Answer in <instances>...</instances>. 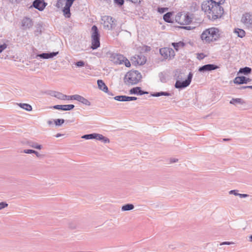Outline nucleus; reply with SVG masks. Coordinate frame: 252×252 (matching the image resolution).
Here are the masks:
<instances>
[{"label": "nucleus", "instance_id": "f257e3e1", "mask_svg": "<svg viewBox=\"0 0 252 252\" xmlns=\"http://www.w3.org/2000/svg\"><path fill=\"white\" fill-rule=\"evenodd\" d=\"M221 32L215 27L205 30L201 34V38L204 43H209L218 40L220 37Z\"/></svg>", "mask_w": 252, "mask_h": 252}, {"label": "nucleus", "instance_id": "f03ea898", "mask_svg": "<svg viewBox=\"0 0 252 252\" xmlns=\"http://www.w3.org/2000/svg\"><path fill=\"white\" fill-rule=\"evenodd\" d=\"M142 78L141 73L137 70H131L128 72L124 78L125 83L128 86L137 84Z\"/></svg>", "mask_w": 252, "mask_h": 252}, {"label": "nucleus", "instance_id": "7ed1b4c3", "mask_svg": "<svg viewBox=\"0 0 252 252\" xmlns=\"http://www.w3.org/2000/svg\"><path fill=\"white\" fill-rule=\"evenodd\" d=\"M214 7L212 9L211 12L209 13L208 18L212 21L220 19L222 17L224 10L223 7L220 5L222 3L219 2L214 3Z\"/></svg>", "mask_w": 252, "mask_h": 252}, {"label": "nucleus", "instance_id": "20e7f679", "mask_svg": "<svg viewBox=\"0 0 252 252\" xmlns=\"http://www.w3.org/2000/svg\"><path fill=\"white\" fill-rule=\"evenodd\" d=\"M110 60L116 64H124L126 67H130L129 61L123 55L117 53H112L110 56Z\"/></svg>", "mask_w": 252, "mask_h": 252}, {"label": "nucleus", "instance_id": "39448f33", "mask_svg": "<svg viewBox=\"0 0 252 252\" xmlns=\"http://www.w3.org/2000/svg\"><path fill=\"white\" fill-rule=\"evenodd\" d=\"M92 46L93 50L96 49L100 46V34L97 27L94 25L92 27Z\"/></svg>", "mask_w": 252, "mask_h": 252}, {"label": "nucleus", "instance_id": "423d86ee", "mask_svg": "<svg viewBox=\"0 0 252 252\" xmlns=\"http://www.w3.org/2000/svg\"><path fill=\"white\" fill-rule=\"evenodd\" d=\"M241 22L248 29H252V13L246 12L242 15Z\"/></svg>", "mask_w": 252, "mask_h": 252}, {"label": "nucleus", "instance_id": "0eeeda50", "mask_svg": "<svg viewBox=\"0 0 252 252\" xmlns=\"http://www.w3.org/2000/svg\"><path fill=\"white\" fill-rule=\"evenodd\" d=\"M104 28L108 30H112L115 25L114 19L111 16H104L101 19Z\"/></svg>", "mask_w": 252, "mask_h": 252}, {"label": "nucleus", "instance_id": "6e6552de", "mask_svg": "<svg viewBox=\"0 0 252 252\" xmlns=\"http://www.w3.org/2000/svg\"><path fill=\"white\" fill-rule=\"evenodd\" d=\"M214 2L207 0H204L201 4V9L207 15L208 17L209 13L211 12L212 9L214 7Z\"/></svg>", "mask_w": 252, "mask_h": 252}, {"label": "nucleus", "instance_id": "1a4fd4ad", "mask_svg": "<svg viewBox=\"0 0 252 252\" xmlns=\"http://www.w3.org/2000/svg\"><path fill=\"white\" fill-rule=\"evenodd\" d=\"M192 21L191 18L187 14H181L179 17L178 23L182 25H187Z\"/></svg>", "mask_w": 252, "mask_h": 252}, {"label": "nucleus", "instance_id": "9d476101", "mask_svg": "<svg viewBox=\"0 0 252 252\" xmlns=\"http://www.w3.org/2000/svg\"><path fill=\"white\" fill-rule=\"evenodd\" d=\"M33 23L32 20L28 17H24L22 20V29L24 30L29 29L33 26Z\"/></svg>", "mask_w": 252, "mask_h": 252}, {"label": "nucleus", "instance_id": "9b49d317", "mask_svg": "<svg viewBox=\"0 0 252 252\" xmlns=\"http://www.w3.org/2000/svg\"><path fill=\"white\" fill-rule=\"evenodd\" d=\"M46 5L44 0H35L32 3V6L39 11H42Z\"/></svg>", "mask_w": 252, "mask_h": 252}, {"label": "nucleus", "instance_id": "f8f14e48", "mask_svg": "<svg viewBox=\"0 0 252 252\" xmlns=\"http://www.w3.org/2000/svg\"><path fill=\"white\" fill-rule=\"evenodd\" d=\"M219 68V66L213 64H207L204 65L199 67L198 70L200 72H206L208 71H212L213 70L217 69Z\"/></svg>", "mask_w": 252, "mask_h": 252}, {"label": "nucleus", "instance_id": "ddd939ff", "mask_svg": "<svg viewBox=\"0 0 252 252\" xmlns=\"http://www.w3.org/2000/svg\"><path fill=\"white\" fill-rule=\"evenodd\" d=\"M59 52H53L50 53H43L37 55V57H39L40 58L43 59H48L53 58L54 57L58 55Z\"/></svg>", "mask_w": 252, "mask_h": 252}, {"label": "nucleus", "instance_id": "4468645a", "mask_svg": "<svg viewBox=\"0 0 252 252\" xmlns=\"http://www.w3.org/2000/svg\"><path fill=\"white\" fill-rule=\"evenodd\" d=\"M53 108L56 109L62 110L63 111H68L72 110L74 108V105L73 104L68 105H57L54 106Z\"/></svg>", "mask_w": 252, "mask_h": 252}, {"label": "nucleus", "instance_id": "2eb2a0df", "mask_svg": "<svg viewBox=\"0 0 252 252\" xmlns=\"http://www.w3.org/2000/svg\"><path fill=\"white\" fill-rule=\"evenodd\" d=\"M251 81V79L247 78L245 76L236 77L234 80V83L237 84H242L247 83Z\"/></svg>", "mask_w": 252, "mask_h": 252}, {"label": "nucleus", "instance_id": "dca6fc26", "mask_svg": "<svg viewBox=\"0 0 252 252\" xmlns=\"http://www.w3.org/2000/svg\"><path fill=\"white\" fill-rule=\"evenodd\" d=\"M129 94L142 95L144 94H148V92L141 90L140 87H136L130 89L129 91Z\"/></svg>", "mask_w": 252, "mask_h": 252}, {"label": "nucleus", "instance_id": "f3484780", "mask_svg": "<svg viewBox=\"0 0 252 252\" xmlns=\"http://www.w3.org/2000/svg\"><path fill=\"white\" fill-rule=\"evenodd\" d=\"M189 84V83L187 80H185L183 81L177 80L175 85V87L178 89H183L188 87Z\"/></svg>", "mask_w": 252, "mask_h": 252}, {"label": "nucleus", "instance_id": "a211bd4d", "mask_svg": "<svg viewBox=\"0 0 252 252\" xmlns=\"http://www.w3.org/2000/svg\"><path fill=\"white\" fill-rule=\"evenodd\" d=\"M97 83L99 90L104 92H108V87L102 80H98Z\"/></svg>", "mask_w": 252, "mask_h": 252}, {"label": "nucleus", "instance_id": "6ab92c4d", "mask_svg": "<svg viewBox=\"0 0 252 252\" xmlns=\"http://www.w3.org/2000/svg\"><path fill=\"white\" fill-rule=\"evenodd\" d=\"M95 139L101 141L104 143H108L110 142V140L108 138L100 134L95 133Z\"/></svg>", "mask_w": 252, "mask_h": 252}, {"label": "nucleus", "instance_id": "aec40b11", "mask_svg": "<svg viewBox=\"0 0 252 252\" xmlns=\"http://www.w3.org/2000/svg\"><path fill=\"white\" fill-rule=\"evenodd\" d=\"M76 100H77L86 105L90 106L91 105L90 102L88 99L78 94H77Z\"/></svg>", "mask_w": 252, "mask_h": 252}, {"label": "nucleus", "instance_id": "412c9836", "mask_svg": "<svg viewBox=\"0 0 252 252\" xmlns=\"http://www.w3.org/2000/svg\"><path fill=\"white\" fill-rule=\"evenodd\" d=\"M27 145L30 147L38 150H41L42 148L41 145L38 144L37 143L32 141H28Z\"/></svg>", "mask_w": 252, "mask_h": 252}, {"label": "nucleus", "instance_id": "4be33fe9", "mask_svg": "<svg viewBox=\"0 0 252 252\" xmlns=\"http://www.w3.org/2000/svg\"><path fill=\"white\" fill-rule=\"evenodd\" d=\"M17 105L19 106L21 108L27 111H31L32 110V107L31 105L27 103H17Z\"/></svg>", "mask_w": 252, "mask_h": 252}, {"label": "nucleus", "instance_id": "5701e85b", "mask_svg": "<svg viewBox=\"0 0 252 252\" xmlns=\"http://www.w3.org/2000/svg\"><path fill=\"white\" fill-rule=\"evenodd\" d=\"M75 64L77 67H82V66H85L86 69H91V66L87 63L86 64L83 61H79L78 62H77L75 63Z\"/></svg>", "mask_w": 252, "mask_h": 252}, {"label": "nucleus", "instance_id": "b1692460", "mask_svg": "<svg viewBox=\"0 0 252 252\" xmlns=\"http://www.w3.org/2000/svg\"><path fill=\"white\" fill-rule=\"evenodd\" d=\"M168 47L161 48L159 50V53L164 58H168V53L169 52Z\"/></svg>", "mask_w": 252, "mask_h": 252}, {"label": "nucleus", "instance_id": "393cba45", "mask_svg": "<svg viewBox=\"0 0 252 252\" xmlns=\"http://www.w3.org/2000/svg\"><path fill=\"white\" fill-rule=\"evenodd\" d=\"M114 99L120 101H128L129 96L126 95H118L114 97Z\"/></svg>", "mask_w": 252, "mask_h": 252}, {"label": "nucleus", "instance_id": "a878e982", "mask_svg": "<svg viewBox=\"0 0 252 252\" xmlns=\"http://www.w3.org/2000/svg\"><path fill=\"white\" fill-rule=\"evenodd\" d=\"M172 45L174 47V49L178 51L179 50V47H183L185 45V44L182 42L180 41L179 42H173L172 43Z\"/></svg>", "mask_w": 252, "mask_h": 252}, {"label": "nucleus", "instance_id": "bb28decb", "mask_svg": "<svg viewBox=\"0 0 252 252\" xmlns=\"http://www.w3.org/2000/svg\"><path fill=\"white\" fill-rule=\"evenodd\" d=\"M50 94L53 96H54L58 99H61V100H63V94L60 93V92H56V91H52L51 93H50Z\"/></svg>", "mask_w": 252, "mask_h": 252}, {"label": "nucleus", "instance_id": "cd10ccee", "mask_svg": "<svg viewBox=\"0 0 252 252\" xmlns=\"http://www.w3.org/2000/svg\"><path fill=\"white\" fill-rule=\"evenodd\" d=\"M151 95L155 97H158L162 95L170 96L171 95V94L169 93L166 92H160L152 94Z\"/></svg>", "mask_w": 252, "mask_h": 252}, {"label": "nucleus", "instance_id": "c85d7f7f", "mask_svg": "<svg viewBox=\"0 0 252 252\" xmlns=\"http://www.w3.org/2000/svg\"><path fill=\"white\" fill-rule=\"evenodd\" d=\"M234 32L237 33L238 36L240 37H243L245 36L246 32L245 31L242 29H235Z\"/></svg>", "mask_w": 252, "mask_h": 252}, {"label": "nucleus", "instance_id": "c756f323", "mask_svg": "<svg viewBox=\"0 0 252 252\" xmlns=\"http://www.w3.org/2000/svg\"><path fill=\"white\" fill-rule=\"evenodd\" d=\"M67 226L69 229L73 230L78 227V224L76 221L71 220L68 222Z\"/></svg>", "mask_w": 252, "mask_h": 252}, {"label": "nucleus", "instance_id": "7c9ffc66", "mask_svg": "<svg viewBox=\"0 0 252 252\" xmlns=\"http://www.w3.org/2000/svg\"><path fill=\"white\" fill-rule=\"evenodd\" d=\"M252 69L249 67H245L241 68L239 70V72L245 75H247L251 73Z\"/></svg>", "mask_w": 252, "mask_h": 252}, {"label": "nucleus", "instance_id": "2f4dec72", "mask_svg": "<svg viewBox=\"0 0 252 252\" xmlns=\"http://www.w3.org/2000/svg\"><path fill=\"white\" fill-rule=\"evenodd\" d=\"M134 207V205L132 204H126L122 206V210L123 211H129L132 210Z\"/></svg>", "mask_w": 252, "mask_h": 252}, {"label": "nucleus", "instance_id": "473e14b6", "mask_svg": "<svg viewBox=\"0 0 252 252\" xmlns=\"http://www.w3.org/2000/svg\"><path fill=\"white\" fill-rule=\"evenodd\" d=\"M172 15V13L171 12H167L163 15V19L164 20L168 23H171L172 20L171 19V16Z\"/></svg>", "mask_w": 252, "mask_h": 252}, {"label": "nucleus", "instance_id": "72a5a7b5", "mask_svg": "<svg viewBox=\"0 0 252 252\" xmlns=\"http://www.w3.org/2000/svg\"><path fill=\"white\" fill-rule=\"evenodd\" d=\"M244 103V101L241 98H232L230 101V103L232 104H235L236 103L243 104Z\"/></svg>", "mask_w": 252, "mask_h": 252}, {"label": "nucleus", "instance_id": "f704fd0d", "mask_svg": "<svg viewBox=\"0 0 252 252\" xmlns=\"http://www.w3.org/2000/svg\"><path fill=\"white\" fill-rule=\"evenodd\" d=\"M95 133H91L89 134H85L82 136V138L85 139H95Z\"/></svg>", "mask_w": 252, "mask_h": 252}, {"label": "nucleus", "instance_id": "c9c22d12", "mask_svg": "<svg viewBox=\"0 0 252 252\" xmlns=\"http://www.w3.org/2000/svg\"><path fill=\"white\" fill-rule=\"evenodd\" d=\"M77 96V94L73 95H66L63 94V100H76V97Z\"/></svg>", "mask_w": 252, "mask_h": 252}, {"label": "nucleus", "instance_id": "e433bc0d", "mask_svg": "<svg viewBox=\"0 0 252 252\" xmlns=\"http://www.w3.org/2000/svg\"><path fill=\"white\" fill-rule=\"evenodd\" d=\"M65 0H58L56 6L58 8L62 7L64 4H65Z\"/></svg>", "mask_w": 252, "mask_h": 252}, {"label": "nucleus", "instance_id": "4c0bfd02", "mask_svg": "<svg viewBox=\"0 0 252 252\" xmlns=\"http://www.w3.org/2000/svg\"><path fill=\"white\" fill-rule=\"evenodd\" d=\"M159 77L160 79V80L162 83H165L167 81L166 76L165 74H164L162 72H161L159 74Z\"/></svg>", "mask_w": 252, "mask_h": 252}, {"label": "nucleus", "instance_id": "58836bf2", "mask_svg": "<svg viewBox=\"0 0 252 252\" xmlns=\"http://www.w3.org/2000/svg\"><path fill=\"white\" fill-rule=\"evenodd\" d=\"M168 50L169 52L168 53V58L169 59H172L175 55V52L172 48H168Z\"/></svg>", "mask_w": 252, "mask_h": 252}, {"label": "nucleus", "instance_id": "ea45409f", "mask_svg": "<svg viewBox=\"0 0 252 252\" xmlns=\"http://www.w3.org/2000/svg\"><path fill=\"white\" fill-rule=\"evenodd\" d=\"M64 122L63 119H58L55 120V124L56 126H61Z\"/></svg>", "mask_w": 252, "mask_h": 252}, {"label": "nucleus", "instance_id": "a19ab883", "mask_svg": "<svg viewBox=\"0 0 252 252\" xmlns=\"http://www.w3.org/2000/svg\"><path fill=\"white\" fill-rule=\"evenodd\" d=\"M115 3L119 6L123 5L124 0H114Z\"/></svg>", "mask_w": 252, "mask_h": 252}, {"label": "nucleus", "instance_id": "79ce46f5", "mask_svg": "<svg viewBox=\"0 0 252 252\" xmlns=\"http://www.w3.org/2000/svg\"><path fill=\"white\" fill-rule=\"evenodd\" d=\"M7 44L5 43H4L2 45H0V53H1L4 49H5L7 48Z\"/></svg>", "mask_w": 252, "mask_h": 252}, {"label": "nucleus", "instance_id": "37998d69", "mask_svg": "<svg viewBox=\"0 0 252 252\" xmlns=\"http://www.w3.org/2000/svg\"><path fill=\"white\" fill-rule=\"evenodd\" d=\"M34 151L31 149H26L23 151V153L25 154H34Z\"/></svg>", "mask_w": 252, "mask_h": 252}, {"label": "nucleus", "instance_id": "c03bdc74", "mask_svg": "<svg viewBox=\"0 0 252 252\" xmlns=\"http://www.w3.org/2000/svg\"><path fill=\"white\" fill-rule=\"evenodd\" d=\"M229 194H233L235 196H238L239 195V193H238V190H231L230 191H229Z\"/></svg>", "mask_w": 252, "mask_h": 252}, {"label": "nucleus", "instance_id": "a18cd8bd", "mask_svg": "<svg viewBox=\"0 0 252 252\" xmlns=\"http://www.w3.org/2000/svg\"><path fill=\"white\" fill-rule=\"evenodd\" d=\"M8 204L4 202H1L0 203V210L7 207Z\"/></svg>", "mask_w": 252, "mask_h": 252}, {"label": "nucleus", "instance_id": "49530a36", "mask_svg": "<svg viewBox=\"0 0 252 252\" xmlns=\"http://www.w3.org/2000/svg\"><path fill=\"white\" fill-rule=\"evenodd\" d=\"M167 10V8H159L158 9V11L160 13H163Z\"/></svg>", "mask_w": 252, "mask_h": 252}, {"label": "nucleus", "instance_id": "de8ad7c7", "mask_svg": "<svg viewBox=\"0 0 252 252\" xmlns=\"http://www.w3.org/2000/svg\"><path fill=\"white\" fill-rule=\"evenodd\" d=\"M192 77V74L191 72H190L189 74V75L188 76V78L186 79L189 83V84L191 82Z\"/></svg>", "mask_w": 252, "mask_h": 252}, {"label": "nucleus", "instance_id": "09e8293b", "mask_svg": "<svg viewBox=\"0 0 252 252\" xmlns=\"http://www.w3.org/2000/svg\"><path fill=\"white\" fill-rule=\"evenodd\" d=\"M192 77V74L191 72H190L189 74V75L188 76V78L186 79L189 83V84L191 82Z\"/></svg>", "mask_w": 252, "mask_h": 252}, {"label": "nucleus", "instance_id": "8fccbe9b", "mask_svg": "<svg viewBox=\"0 0 252 252\" xmlns=\"http://www.w3.org/2000/svg\"><path fill=\"white\" fill-rule=\"evenodd\" d=\"M234 243L233 242H222L220 244V245L221 246V245H231V244H233Z\"/></svg>", "mask_w": 252, "mask_h": 252}, {"label": "nucleus", "instance_id": "3c124183", "mask_svg": "<svg viewBox=\"0 0 252 252\" xmlns=\"http://www.w3.org/2000/svg\"><path fill=\"white\" fill-rule=\"evenodd\" d=\"M240 198H246L248 196H249V195L247 194H241V193H239V195H238Z\"/></svg>", "mask_w": 252, "mask_h": 252}, {"label": "nucleus", "instance_id": "603ef678", "mask_svg": "<svg viewBox=\"0 0 252 252\" xmlns=\"http://www.w3.org/2000/svg\"><path fill=\"white\" fill-rule=\"evenodd\" d=\"M137 97H134V96H129V98H128V101H132V100H136L137 99Z\"/></svg>", "mask_w": 252, "mask_h": 252}, {"label": "nucleus", "instance_id": "864d4df0", "mask_svg": "<svg viewBox=\"0 0 252 252\" xmlns=\"http://www.w3.org/2000/svg\"><path fill=\"white\" fill-rule=\"evenodd\" d=\"M34 154L38 158H40L42 157V155L40 154L38 152L34 151Z\"/></svg>", "mask_w": 252, "mask_h": 252}, {"label": "nucleus", "instance_id": "5fc2aeb1", "mask_svg": "<svg viewBox=\"0 0 252 252\" xmlns=\"http://www.w3.org/2000/svg\"><path fill=\"white\" fill-rule=\"evenodd\" d=\"M204 58L203 54H198L197 58L199 60L202 59Z\"/></svg>", "mask_w": 252, "mask_h": 252}, {"label": "nucleus", "instance_id": "6e6d98bb", "mask_svg": "<svg viewBox=\"0 0 252 252\" xmlns=\"http://www.w3.org/2000/svg\"><path fill=\"white\" fill-rule=\"evenodd\" d=\"M182 29H186V30H190L191 29V28L190 27H182Z\"/></svg>", "mask_w": 252, "mask_h": 252}, {"label": "nucleus", "instance_id": "4d7b16f0", "mask_svg": "<svg viewBox=\"0 0 252 252\" xmlns=\"http://www.w3.org/2000/svg\"><path fill=\"white\" fill-rule=\"evenodd\" d=\"M12 3L13 2H19L21 0H10Z\"/></svg>", "mask_w": 252, "mask_h": 252}, {"label": "nucleus", "instance_id": "13d9d810", "mask_svg": "<svg viewBox=\"0 0 252 252\" xmlns=\"http://www.w3.org/2000/svg\"><path fill=\"white\" fill-rule=\"evenodd\" d=\"M62 135H63V134H61V133H58V134H57L56 135V136H56V137H57V138H58V137H60V136H62Z\"/></svg>", "mask_w": 252, "mask_h": 252}, {"label": "nucleus", "instance_id": "bf43d9fd", "mask_svg": "<svg viewBox=\"0 0 252 252\" xmlns=\"http://www.w3.org/2000/svg\"><path fill=\"white\" fill-rule=\"evenodd\" d=\"M108 95H113V94L111 93V92H110L108 91V92H106Z\"/></svg>", "mask_w": 252, "mask_h": 252}, {"label": "nucleus", "instance_id": "052dcab7", "mask_svg": "<svg viewBox=\"0 0 252 252\" xmlns=\"http://www.w3.org/2000/svg\"><path fill=\"white\" fill-rule=\"evenodd\" d=\"M177 160H178L177 159H175L174 158V159H172L171 162H176Z\"/></svg>", "mask_w": 252, "mask_h": 252}, {"label": "nucleus", "instance_id": "680f3d73", "mask_svg": "<svg viewBox=\"0 0 252 252\" xmlns=\"http://www.w3.org/2000/svg\"><path fill=\"white\" fill-rule=\"evenodd\" d=\"M249 239H250L249 241H250V242H252V235H251V236L249 237Z\"/></svg>", "mask_w": 252, "mask_h": 252}, {"label": "nucleus", "instance_id": "e2e57ef3", "mask_svg": "<svg viewBox=\"0 0 252 252\" xmlns=\"http://www.w3.org/2000/svg\"><path fill=\"white\" fill-rule=\"evenodd\" d=\"M246 88H248V87H247V86H243V87H241V89H246Z\"/></svg>", "mask_w": 252, "mask_h": 252}, {"label": "nucleus", "instance_id": "0e129e2a", "mask_svg": "<svg viewBox=\"0 0 252 252\" xmlns=\"http://www.w3.org/2000/svg\"><path fill=\"white\" fill-rule=\"evenodd\" d=\"M47 123L49 125L52 124V122L51 121H48Z\"/></svg>", "mask_w": 252, "mask_h": 252}, {"label": "nucleus", "instance_id": "69168bd1", "mask_svg": "<svg viewBox=\"0 0 252 252\" xmlns=\"http://www.w3.org/2000/svg\"><path fill=\"white\" fill-rule=\"evenodd\" d=\"M247 87H248V88H250L252 89V86H247Z\"/></svg>", "mask_w": 252, "mask_h": 252}, {"label": "nucleus", "instance_id": "338daca9", "mask_svg": "<svg viewBox=\"0 0 252 252\" xmlns=\"http://www.w3.org/2000/svg\"><path fill=\"white\" fill-rule=\"evenodd\" d=\"M223 140H224V141H228V139H223Z\"/></svg>", "mask_w": 252, "mask_h": 252}, {"label": "nucleus", "instance_id": "774afa93", "mask_svg": "<svg viewBox=\"0 0 252 252\" xmlns=\"http://www.w3.org/2000/svg\"><path fill=\"white\" fill-rule=\"evenodd\" d=\"M145 61L144 63L141 62V63H140V64H143V63H145Z\"/></svg>", "mask_w": 252, "mask_h": 252}]
</instances>
